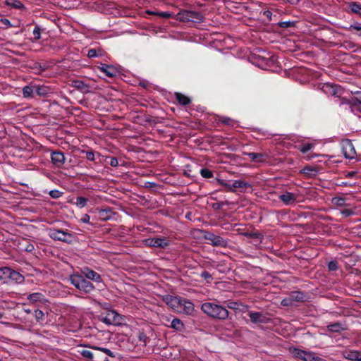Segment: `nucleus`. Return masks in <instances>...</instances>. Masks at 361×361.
Here are the masks:
<instances>
[{"label":"nucleus","mask_w":361,"mask_h":361,"mask_svg":"<svg viewBox=\"0 0 361 361\" xmlns=\"http://www.w3.org/2000/svg\"><path fill=\"white\" fill-rule=\"evenodd\" d=\"M6 5L16 9H25L24 4L18 0H6Z\"/></svg>","instance_id":"393cba45"},{"label":"nucleus","mask_w":361,"mask_h":361,"mask_svg":"<svg viewBox=\"0 0 361 361\" xmlns=\"http://www.w3.org/2000/svg\"><path fill=\"white\" fill-rule=\"evenodd\" d=\"M100 70L103 72L106 76L113 78L116 75V70L111 66L109 65H103Z\"/></svg>","instance_id":"5701e85b"},{"label":"nucleus","mask_w":361,"mask_h":361,"mask_svg":"<svg viewBox=\"0 0 361 361\" xmlns=\"http://www.w3.org/2000/svg\"><path fill=\"white\" fill-rule=\"evenodd\" d=\"M0 23L5 26V28L13 27V25L11 23L10 20L7 18H1Z\"/></svg>","instance_id":"603ef678"},{"label":"nucleus","mask_w":361,"mask_h":361,"mask_svg":"<svg viewBox=\"0 0 361 361\" xmlns=\"http://www.w3.org/2000/svg\"><path fill=\"white\" fill-rule=\"evenodd\" d=\"M343 357L351 361H361V350L344 351Z\"/></svg>","instance_id":"2eb2a0df"},{"label":"nucleus","mask_w":361,"mask_h":361,"mask_svg":"<svg viewBox=\"0 0 361 361\" xmlns=\"http://www.w3.org/2000/svg\"><path fill=\"white\" fill-rule=\"evenodd\" d=\"M65 156L64 154L61 151H55L51 154V160L52 164L60 168L63 166L65 162Z\"/></svg>","instance_id":"9b49d317"},{"label":"nucleus","mask_w":361,"mask_h":361,"mask_svg":"<svg viewBox=\"0 0 361 361\" xmlns=\"http://www.w3.org/2000/svg\"><path fill=\"white\" fill-rule=\"evenodd\" d=\"M137 338H138L140 341L143 342L145 345H146L147 336H146V334L144 332H140V331L138 333Z\"/></svg>","instance_id":"8fccbe9b"},{"label":"nucleus","mask_w":361,"mask_h":361,"mask_svg":"<svg viewBox=\"0 0 361 361\" xmlns=\"http://www.w3.org/2000/svg\"><path fill=\"white\" fill-rule=\"evenodd\" d=\"M109 164L111 166L116 167L118 165V159L115 157H111Z\"/></svg>","instance_id":"bf43d9fd"},{"label":"nucleus","mask_w":361,"mask_h":361,"mask_svg":"<svg viewBox=\"0 0 361 361\" xmlns=\"http://www.w3.org/2000/svg\"><path fill=\"white\" fill-rule=\"evenodd\" d=\"M318 171L317 167L307 166L304 167L300 172L308 178H313L317 175Z\"/></svg>","instance_id":"6ab92c4d"},{"label":"nucleus","mask_w":361,"mask_h":361,"mask_svg":"<svg viewBox=\"0 0 361 361\" xmlns=\"http://www.w3.org/2000/svg\"><path fill=\"white\" fill-rule=\"evenodd\" d=\"M90 216L85 214L82 216V217L80 219V221L85 224H90Z\"/></svg>","instance_id":"13d9d810"},{"label":"nucleus","mask_w":361,"mask_h":361,"mask_svg":"<svg viewBox=\"0 0 361 361\" xmlns=\"http://www.w3.org/2000/svg\"><path fill=\"white\" fill-rule=\"evenodd\" d=\"M340 185H345V186H347V185H351L350 183H348V182H342Z\"/></svg>","instance_id":"774afa93"},{"label":"nucleus","mask_w":361,"mask_h":361,"mask_svg":"<svg viewBox=\"0 0 361 361\" xmlns=\"http://www.w3.org/2000/svg\"><path fill=\"white\" fill-rule=\"evenodd\" d=\"M180 19L183 21H202L203 16L200 13L194 11L184 10L178 13Z\"/></svg>","instance_id":"423d86ee"},{"label":"nucleus","mask_w":361,"mask_h":361,"mask_svg":"<svg viewBox=\"0 0 361 361\" xmlns=\"http://www.w3.org/2000/svg\"><path fill=\"white\" fill-rule=\"evenodd\" d=\"M201 310L210 317L225 320L228 317L229 312L224 307L213 302H204Z\"/></svg>","instance_id":"f257e3e1"},{"label":"nucleus","mask_w":361,"mask_h":361,"mask_svg":"<svg viewBox=\"0 0 361 361\" xmlns=\"http://www.w3.org/2000/svg\"><path fill=\"white\" fill-rule=\"evenodd\" d=\"M173 97L177 102L181 106H186L191 103L190 98L180 92H176L173 94Z\"/></svg>","instance_id":"f3484780"},{"label":"nucleus","mask_w":361,"mask_h":361,"mask_svg":"<svg viewBox=\"0 0 361 361\" xmlns=\"http://www.w3.org/2000/svg\"><path fill=\"white\" fill-rule=\"evenodd\" d=\"M176 296H172V295H167L166 296H164V301L169 306L170 304H171V301H172V300H173Z\"/></svg>","instance_id":"4d7b16f0"},{"label":"nucleus","mask_w":361,"mask_h":361,"mask_svg":"<svg viewBox=\"0 0 361 361\" xmlns=\"http://www.w3.org/2000/svg\"><path fill=\"white\" fill-rule=\"evenodd\" d=\"M159 15L160 16L165 17V18H169L171 16V14H169L168 13H165V12L160 13Z\"/></svg>","instance_id":"338daca9"},{"label":"nucleus","mask_w":361,"mask_h":361,"mask_svg":"<svg viewBox=\"0 0 361 361\" xmlns=\"http://www.w3.org/2000/svg\"><path fill=\"white\" fill-rule=\"evenodd\" d=\"M327 329L329 331L334 333H340L346 329L344 325L339 322L329 324Z\"/></svg>","instance_id":"b1692460"},{"label":"nucleus","mask_w":361,"mask_h":361,"mask_svg":"<svg viewBox=\"0 0 361 361\" xmlns=\"http://www.w3.org/2000/svg\"><path fill=\"white\" fill-rule=\"evenodd\" d=\"M99 318L100 321L109 325H120L123 321L122 316L114 310H107Z\"/></svg>","instance_id":"20e7f679"},{"label":"nucleus","mask_w":361,"mask_h":361,"mask_svg":"<svg viewBox=\"0 0 361 361\" xmlns=\"http://www.w3.org/2000/svg\"><path fill=\"white\" fill-rule=\"evenodd\" d=\"M24 280V277L19 272L11 269L10 282L21 283Z\"/></svg>","instance_id":"cd10ccee"},{"label":"nucleus","mask_w":361,"mask_h":361,"mask_svg":"<svg viewBox=\"0 0 361 361\" xmlns=\"http://www.w3.org/2000/svg\"><path fill=\"white\" fill-rule=\"evenodd\" d=\"M328 268L330 271H336L338 269V262L336 260H333L329 262Z\"/></svg>","instance_id":"de8ad7c7"},{"label":"nucleus","mask_w":361,"mask_h":361,"mask_svg":"<svg viewBox=\"0 0 361 361\" xmlns=\"http://www.w3.org/2000/svg\"><path fill=\"white\" fill-rule=\"evenodd\" d=\"M218 183L222 186H224L226 188L227 191L229 192H235V190L233 189L232 185L227 183L224 180L218 179Z\"/></svg>","instance_id":"79ce46f5"},{"label":"nucleus","mask_w":361,"mask_h":361,"mask_svg":"<svg viewBox=\"0 0 361 361\" xmlns=\"http://www.w3.org/2000/svg\"><path fill=\"white\" fill-rule=\"evenodd\" d=\"M86 153V159L88 161H93L95 160V153L93 151H87Z\"/></svg>","instance_id":"3c124183"},{"label":"nucleus","mask_w":361,"mask_h":361,"mask_svg":"<svg viewBox=\"0 0 361 361\" xmlns=\"http://www.w3.org/2000/svg\"><path fill=\"white\" fill-rule=\"evenodd\" d=\"M87 56L89 57V58H94V57H97L98 56V54H97V51L95 49H90L87 51Z\"/></svg>","instance_id":"864d4df0"},{"label":"nucleus","mask_w":361,"mask_h":361,"mask_svg":"<svg viewBox=\"0 0 361 361\" xmlns=\"http://www.w3.org/2000/svg\"><path fill=\"white\" fill-rule=\"evenodd\" d=\"M200 276L207 281L212 279V275L208 271H202Z\"/></svg>","instance_id":"6e6d98bb"},{"label":"nucleus","mask_w":361,"mask_h":361,"mask_svg":"<svg viewBox=\"0 0 361 361\" xmlns=\"http://www.w3.org/2000/svg\"><path fill=\"white\" fill-rule=\"evenodd\" d=\"M87 201L88 200L84 197H78L76 199L75 204L78 207L82 208L86 206Z\"/></svg>","instance_id":"ea45409f"},{"label":"nucleus","mask_w":361,"mask_h":361,"mask_svg":"<svg viewBox=\"0 0 361 361\" xmlns=\"http://www.w3.org/2000/svg\"><path fill=\"white\" fill-rule=\"evenodd\" d=\"M80 353L82 357H84L89 361H93L94 355L90 350H82L81 351H80Z\"/></svg>","instance_id":"4c0bfd02"},{"label":"nucleus","mask_w":361,"mask_h":361,"mask_svg":"<svg viewBox=\"0 0 361 361\" xmlns=\"http://www.w3.org/2000/svg\"><path fill=\"white\" fill-rule=\"evenodd\" d=\"M20 245L21 246L22 250L27 252H32L35 250L34 245L27 240H23L20 243Z\"/></svg>","instance_id":"c756f323"},{"label":"nucleus","mask_w":361,"mask_h":361,"mask_svg":"<svg viewBox=\"0 0 361 361\" xmlns=\"http://www.w3.org/2000/svg\"><path fill=\"white\" fill-rule=\"evenodd\" d=\"M288 301H290L289 298L288 299H283L281 302V304L284 306H286V305H289V302Z\"/></svg>","instance_id":"69168bd1"},{"label":"nucleus","mask_w":361,"mask_h":361,"mask_svg":"<svg viewBox=\"0 0 361 361\" xmlns=\"http://www.w3.org/2000/svg\"><path fill=\"white\" fill-rule=\"evenodd\" d=\"M34 316L37 322H40L44 319V314L42 310H37L35 311Z\"/></svg>","instance_id":"37998d69"},{"label":"nucleus","mask_w":361,"mask_h":361,"mask_svg":"<svg viewBox=\"0 0 361 361\" xmlns=\"http://www.w3.org/2000/svg\"><path fill=\"white\" fill-rule=\"evenodd\" d=\"M242 235L247 238H252L257 242H261L263 238V235L259 232H244Z\"/></svg>","instance_id":"c85d7f7f"},{"label":"nucleus","mask_w":361,"mask_h":361,"mask_svg":"<svg viewBox=\"0 0 361 361\" xmlns=\"http://www.w3.org/2000/svg\"><path fill=\"white\" fill-rule=\"evenodd\" d=\"M243 154L247 156L253 161L262 162L264 161V154L255 152H243Z\"/></svg>","instance_id":"412c9836"},{"label":"nucleus","mask_w":361,"mask_h":361,"mask_svg":"<svg viewBox=\"0 0 361 361\" xmlns=\"http://www.w3.org/2000/svg\"><path fill=\"white\" fill-rule=\"evenodd\" d=\"M48 235L54 240H59L65 243L71 242V238H73L72 234L70 233L54 228L48 230Z\"/></svg>","instance_id":"39448f33"},{"label":"nucleus","mask_w":361,"mask_h":361,"mask_svg":"<svg viewBox=\"0 0 361 361\" xmlns=\"http://www.w3.org/2000/svg\"><path fill=\"white\" fill-rule=\"evenodd\" d=\"M49 194L52 198L57 199L62 195L63 192L58 190H52L49 191Z\"/></svg>","instance_id":"c03bdc74"},{"label":"nucleus","mask_w":361,"mask_h":361,"mask_svg":"<svg viewBox=\"0 0 361 361\" xmlns=\"http://www.w3.org/2000/svg\"><path fill=\"white\" fill-rule=\"evenodd\" d=\"M23 95L25 98H31L33 97V88L31 86H25L23 88Z\"/></svg>","instance_id":"c9c22d12"},{"label":"nucleus","mask_w":361,"mask_h":361,"mask_svg":"<svg viewBox=\"0 0 361 361\" xmlns=\"http://www.w3.org/2000/svg\"><path fill=\"white\" fill-rule=\"evenodd\" d=\"M271 14L272 13L270 11H265L264 12V15L269 19H271Z\"/></svg>","instance_id":"e2e57ef3"},{"label":"nucleus","mask_w":361,"mask_h":361,"mask_svg":"<svg viewBox=\"0 0 361 361\" xmlns=\"http://www.w3.org/2000/svg\"><path fill=\"white\" fill-rule=\"evenodd\" d=\"M314 145L312 143L302 144L298 146V149L302 153H306L308 151L311 150L314 147Z\"/></svg>","instance_id":"e433bc0d"},{"label":"nucleus","mask_w":361,"mask_h":361,"mask_svg":"<svg viewBox=\"0 0 361 361\" xmlns=\"http://www.w3.org/2000/svg\"><path fill=\"white\" fill-rule=\"evenodd\" d=\"M349 8L353 13L358 14L360 16H361V4L357 2H351L349 4Z\"/></svg>","instance_id":"f704fd0d"},{"label":"nucleus","mask_w":361,"mask_h":361,"mask_svg":"<svg viewBox=\"0 0 361 361\" xmlns=\"http://www.w3.org/2000/svg\"><path fill=\"white\" fill-rule=\"evenodd\" d=\"M343 152L346 159H352L355 157L356 152L352 142L347 140L343 143Z\"/></svg>","instance_id":"1a4fd4ad"},{"label":"nucleus","mask_w":361,"mask_h":361,"mask_svg":"<svg viewBox=\"0 0 361 361\" xmlns=\"http://www.w3.org/2000/svg\"><path fill=\"white\" fill-rule=\"evenodd\" d=\"M148 245L154 247H166L169 245V241L166 238H154L147 240Z\"/></svg>","instance_id":"f8f14e48"},{"label":"nucleus","mask_w":361,"mask_h":361,"mask_svg":"<svg viewBox=\"0 0 361 361\" xmlns=\"http://www.w3.org/2000/svg\"><path fill=\"white\" fill-rule=\"evenodd\" d=\"M216 121L228 126H234L236 124L234 119L227 116H218Z\"/></svg>","instance_id":"4be33fe9"},{"label":"nucleus","mask_w":361,"mask_h":361,"mask_svg":"<svg viewBox=\"0 0 361 361\" xmlns=\"http://www.w3.org/2000/svg\"><path fill=\"white\" fill-rule=\"evenodd\" d=\"M92 348L94 349V350H97L102 351V352L104 353L106 355H109V356H110L111 357H115L114 353L111 350L108 349V348H102V347H97V346H92Z\"/></svg>","instance_id":"58836bf2"},{"label":"nucleus","mask_w":361,"mask_h":361,"mask_svg":"<svg viewBox=\"0 0 361 361\" xmlns=\"http://www.w3.org/2000/svg\"><path fill=\"white\" fill-rule=\"evenodd\" d=\"M341 214L344 216L347 217V216H351L352 214H353L354 212L351 209H343L341 210Z\"/></svg>","instance_id":"5fc2aeb1"},{"label":"nucleus","mask_w":361,"mask_h":361,"mask_svg":"<svg viewBox=\"0 0 361 361\" xmlns=\"http://www.w3.org/2000/svg\"><path fill=\"white\" fill-rule=\"evenodd\" d=\"M303 293L298 291L292 292L289 295L290 301H302L303 300Z\"/></svg>","instance_id":"2f4dec72"},{"label":"nucleus","mask_w":361,"mask_h":361,"mask_svg":"<svg viewBox=\"0 0 361 361\" xmlns=\"http://www.w3.org/2000/svg\"><path fill=\"white\" fill-rule=\"evenodd\" d=\"M10 274H11V268H8V267L0 268V281H1L4 283H10Z\"/></svg>","instance_id":"aec40b11"},{"label":"nucleus","mask_w":361,"mask_h":361,"mask_svg":"<svg viewBox=\"0 0 361 361\" xmlns=\"http://www.w3.org/2000/svg\"><path fill=\"white\" fill-rule=\"evenodd\" d=\"M204 238L207 240L209 242V243L213 246L226 247L228 245L227 241L224 240L222 237L215 235L210 232L206 233V234L204 235Z\"/></svg>","instance_id":"0eeeda50"},{"label":"nucleus","mask_w":361,"mask_h":361,"mask_svg":"<svg viewBox=\"0 0 361 361\" xmlns=\"http://www.w3.org/2000/svg\"><path fill=\"white\" fill-rule=\"evenodd\" d=\"M321 90L327 95L339 97L341 94V88L338 85L331 83H324L321 86Z\"/></svg>","instance_id":"6e6552de"},{"label":"nucleus","mask_w":361,"mask_h":361,"mask_svg":"<svg viewBox=\"0 0 361 361\" xmlns=\"http://www.w3.org/2000/svg\"><path fill=\"white\" fill-rule=\"evenodd\" d=\"M237 305V303L235 302H230L228 305V307L231 309H236L237 307H235V305Z\"/></svg>","instance_id":"0e129e2a"},{"label":"nucleus","mask_w":361,"mask_h":361,"mask_svg":"<svg viewBox=\"0 0 361 361\" xmlns=\"http://www.w3.org/2000/svg\"><path fill=\"white\" fill-rule=\"evenodd\" d=\"M182 298L181 297H176L172 301H171V304L169 305L173 310L178 312V310L181 305Z\"/></svg>","instance_id":"7c9ffc66"},{"label":"nucleus","mask_w":361,"mask_h":361,"mask_svg":"<svg viewBox=\"0 0 361 361\" xmlns=\"http://www.w3.org/2000/svg\"><path fill=\"white\" fill-rule=\"evenodd\" d=\"M34 39L38 40L41 38V29L39 26H35L33 30Z\"/></svg>","instance_id":"a18cd8bd"},{"label":"nucleus","mask_w":361,"mask_h":361,"mask_svg":"<svg viewBox=\"0 0 361 361\" xmlns=\"http://www.w3.org/2000/svg\"><path fill=\"white\" fill-rule=\"evenodd\" d=\"M353 104H359L361 105V95L355 98V99L353 100Z\"/></svg>","instance_id":"052dcab7"},{"label":"nucleus","mask_w":361,"mask_h":361,"mask_svg":"<svg viewBox=\"0 0 361 361\" xmlns=\"http://www.w3.org/2000/svg\"><path fill=\"white\" fill-rule=\"evenodd\" d=\"M279 199L283 202L286 205H290L295 202L296 196L291 192H286L279 196Z\"/></svg>","instance_id":"4468645a"},{"label":"nucleus","mask_w":361,"mask_h":361,"mask_svg":"<svg viewBox=\"0 0 361 361\" xmlns=\"http://www.w3.org/2000/svg\"><path fill=\"white\" fill-rule=\"evenodd\" d=\"M170 327L179 331H183L185 329L184 324L180 319L178 318H174L171 321Z\"/></svg>","instance_id":"bb28decb"},{"label":"nucleus","mask_w":361,"mask_h":361,"mask_svg":"<svg viewBox=\"0 0 361 361\" xmlns=\"http://www.w3.org/2000/svg\"><path fill=\"white\" fill-rule=\"evenodd\" d=\"M82 273L85 278L93 281L100 282L102 281L101 276L97 272L89 269L88 267H85L82 270Z\"/></svg>","instance_id":"ddd939ff"},{"label":"nucleus","mask_w":361,"mask_h":361,"mask_svg":"<svg viewBox=\"0 0 361 361\" xmlns=\"http://www.w3.org/2000/svg\"><path fill=\"white\" fill-rule=\"evenodd\" d=\"M99 216L102 220H108L111 218V210L110 209H99Z\"/></svg>","instance_id":"72a5a7b5"},{"label":"nucleus","mask_w":361,"mask_h":361,"mask_svg":"<svg viewBox=\"0 0 361 361\" xmlns=\"http://www.w3.org/2000/svg\"><path fill=\"white\" fill-rule=\"evenodd\" d=\"M348 29L350 31L356 30L357 32V35L359 36H361V25L360 24L350 25Z\"/></svg>","instance_id":"09e8293b"},{"label":"nucleus","mask_w":361,"mask_h":361,"mask_svg":"<svg viewBox=\"0 0 361 361\" xmlns=\"http://www.w3.org/2000/svg\"><path fill=\"white\" fill-rule=\"evenodd\" d=\"M355 173H356L355 171L348 172L345 174V176L348 177V178H351V177H353L355 175Z\"/></svg>","instance_id":"680f3d73"},{"label":"nucleus","mask_w":361,"mask_h":361,"mask_svg":"<svg viewBox=\"0 0 361 361\" xmlns=\"http://www.w3.org/2000/svg\"><path fill=\"white\" fill-rule=\"evenodd\" d=\"M27 298L32 303L36 302H43L44 300V296L41 293H31L27 295Z\"/></svg>","instance_id":"a878e982"},{"label":"nucleus","mask_w":361,"mask_h":361,"mask_svg":"<svg viewBox=\"0 0 361 361\" xmlns=\"http://www.w3.org/2000/svg\"><path fill=\"white\" fill-rule=\"evenodd\" d=\"M295 23L293 21H283L279 23V27L283 28H288L294 26Z\"/></svg>","instance_id":"49530a36"},{"label":"nucleus","mask_w":361,"mask_h":361,"mask_svg":"<svg viewBox=\"0 0 361 361\" xmlns=\"http://www.w3.org/2000/svg\"><path fill=\"white\" fill-rule=\"evenodd\" d=\"M72 87H73L78 90H80L84 94L90 92V86L87 84L85 83L82 80H76L72 81Z\"/></svg>","instance_id":"dca6fc26"},{"label":"nucleus","mask_w":361,"mask_h":361,"mask_svg":"<svg viewBox=\"0 0 361 361\" xmlns=\"http://www.w3.org/2000/svg\"><path fill=\"white\" fill-rule=\"evenodd\" d=\"M290 352L293 357L303 361H326L313 352L305 351L295 348H290Z\"/></svg>","instance_id":"7ed1b4c3"},{"label":"nucleus","mask_w":361,"mask_h":361,"mask_svg":"<svg viewBox=\"0 0 361 361\" xmlns=\"http://www.w3.org/2000/svg\"><path fill=\"white\" fill-rule=\"evenodd\" d=\"M70 281L76 288L85 293H89L94 289L93 284L87 281L84 276L79 274L71 275Z\"/></svg>","instance_id":"f03ea898"},{"label":"nucleus","mask_w":361,"mask_h":361,"mask_svg":"<svg viewBox=\"0 0 361 361\" xmlns=\"http://www.w3.org/2000/svg\"><path fill=\"white\" fill-rule=\"evenodd\" d=\"M195 311L194 305L190 301L182 298L181 305L178 310V312L184 313L188 315H191Z\"/></svg>","instance_id":"9d476101"},{"label":"nucleus","mask_w":361,"mask_h":361,"mask_svg":"<svg viewBox=\"0 0 361 361\" xmlns=\"http://www.w3.org/2000/svg\"><path fill=\"white\" fill-rule=\"evenodd\" d=\"M200 174L204 178H210L213 177V172L206 168L202 169L200 170Z\"/></svg>","instance_id":"a19ab883"},{"label":"nucleus","mask_w":361,"mask_h":361,"mask_svg":"<svg viewBox=\"0 0 361 361\" xmlns=\"http://www.w3.org/2000/svg\"><path fill=\"white\" fill-rule=\"evenodd\" d=\"M232 187L235 190V188H250L251 185L241 180H236L233 183Z\"/></svg>","instance_id":"473e14b6"},{"label":"nucleus","mask_w":361,"mask_h":361,"mask_svg":"<svg viewBox=\"0 0 361 361\" xmlns=\"http://www.w3.org/2000/svg\"><path fill=\"white\" fill-rule=\"evenodd\" d=\"M249 317L254 324L263 323L265 321V317L262 312H249Z\"/></svg>","instance_id":"a211bd4d"}]
</instances>
